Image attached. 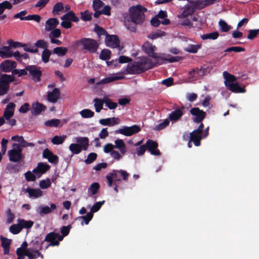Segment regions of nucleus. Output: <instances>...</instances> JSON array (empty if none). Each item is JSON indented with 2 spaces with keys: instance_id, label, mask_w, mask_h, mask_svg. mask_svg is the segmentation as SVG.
I'll use <instances>...</instances> for the list:
<instances>
[{
  "instance_id": "obj_6",
  "label": "nucleus",
  "mask_w": 259,
  "mask_h": 259,
  "mask_svg": "<svg viewBox=\"0 0 259 259\" xmlns=\"http://www.w3.org/2000/svg\"><path fill=\"white\" fill-rule=\"evenodd\" d=\"M223 76L225 79V84L230 91L236 93H244L245 92L244 87H240L239 83L235 82L236 78L234 75L230 74L227 71H224Z\"/></svg>"
},
{
  "instance_id": "obj_53",
  "label": "nucleus",
  "mask_w": 259,
  "mask_h": 259,
  "mask_svg": "<svg viewBox=\"0 0 259 259\" xmlns=\"http://www.w3.org/2000/svg\"><path fill=\"white\" fill-rule=\"evenodd\" d=\"M125 154H122L120 151L118 152L116 150H113L110 154V156L114 160L116 161H119L122 158L123 156Z\"/></svg>"
},
{
  "instance_id": "obj_13",
  "label": "nucleus",
  "mask_w": 259,
  "mask_h": 259,
  "mask_svg": "<svg viewBox=\"0 0 259 259\" xmlns=\"http://www.w3.org/2000/svg\"><path fill=\"white\" fill-rule=\"evenodd\" d=\"M140 130V127L136 125L131 126H124L114 131L116 134H121L125 136H131L133 134L138 133Z\"/></svg>"
},
{
  "instance_id": "obj_45",
  "label": "nucleus",
  "mask_w": 259,
  "mask_h": 259,
  "mask_svg": "<svg viewBox=\"0 0 259 259\" xmlns=\"http://www.w3.org/2000/svg\"><path fill=\"white\" fill-rule=\"evenodd\" d=\"M79 114L84 118H89L94 116V112L89 109L82 110L80 111Z\"/></svg>"
},
{
  "instance_id": "obj_18",
  "label": "nucleus",
  "mask_w": 259,
  "mask_h": 259,
  "mask_svg": "<svg viewBox=\"0 0 259 259\" xmlns=\"http://www.w3.org/2000/svg\"><path fill=\"white\" fill-rule=\"evenodd\" d=\"M50 167L49 165L47 163L39 162L37 164V167L33 169L32 172L39 178L45 174Z\"/></svg>"
},
{
  "instance_id": "obj_1",
  "label": "nucleus",
  "mask_w": 259,
  "mask_h": 259,
  "mask_svg": "<svg viewBox=\"0 0 259 259\" xmlns=\"http://www.w3.org/2000/svg\"><path fill=\"white\" fill-rule=\"evenodd\" d=\"M143 51L155 60V65L157 64H161L164 61H168L169 62H175L179 61L178 57H169V55L155 53L156 51V47L153 46L149 42H145L142 46Z\"/></svg>"
},
{
  "instance_id": "obj_30",
  "label": "nucleus",
  "mask_w": 259,
  "mask_h": 259,
  "mask_svg": "<svg viewBox=\"0 0 259 259\" xmlns=\"http://www.w3.org/2000/svg\"><path fill=\"white\" fill-rule=\"evenodd\" d=\"M114 148L119 150L122 154H125L127 148L124 141L122 139H117L114 141Z\"/></svg>"
},
{
  "instance_id": "obj_21",
  "label": "nucleus",
  "mask_w": 259,
  "mask_h": 259,
  "mask_svg": "<svg viewBox=\"0 0 259 259\" xmlns=\"http://www.w3.org/2000/svg\"><path fill=\"white\" fill-rule=\"evenodd\" d=\"M203 138L202 132L195 130L190 134V139L192 141L196 146H199L200 145V141Z\"/></svg>"
},
{
  "instance_id": "obj_41",
  "label": "nucleus",
  "mask_w": 259,
  "mask_h": 259,
  "mask_svg": "<svg viewBox=\"0 0 259 259\" xmlns=\"http://www.w3.org/2000/svg\"><path fill=\"white\" fill-rule=\"evenodd\" d=\"M219 26L220 30L224 32H227L232 29V27L223 19H220L219 22Z\"/></svg>"
},
{
  "instance_id": "obj_38",
  "label": "nucleus",
  "mask_w": 259,
  "mask_h": 259,
  "mask_svg": "<svg viewBox=\"0 0 259 259\" xmlns=\"http://www.w3.org/2000/svg\"><path fill=\"white\" fill-rule=\"evenodd\" d=\"M201 48V45L199 44H190L188 45L185 49L184 50L190 53H196L198 50Z\"/></svg>"
},
{
  "instance_id": "obj_25",
  "label": "nucleus",
  "mask_w": 259,
  "mask_h": 259,
  "mask_svg": "<svg viewBox=\"0 0 259 259\" xmlns=\"http://www.w3.org/2000/svg\"><path fill=\"white\" fill-rule=\"evenodd\" d=\"M105 41L106 46L110 48H116L119 47V40L115 35H107Z\"/></svg>"
},
{
  "instance_id": "obj_2",
  "label": "nucleus",
  "mask_w": 259,
  "mask_h": 259,
  "mask_svg": "<svg viewBox=\"0 0 259 259\" xmlns=\"http://www.w3.org/2000/svg\"><path fill=\"white\" fill-rule=\"evenodd\" d=\"M155 66V64L147 57L140 58L137 61L127 64L126 72L127 73L135 74L140 73Z\"/></svg>"
},
{
  "instance_id": "obj_37",
  "label": "nucleus",
  "mask_w": 259,
  "mask_h": 259,
  "mask_svg": "<svg viewBox=\"0 0 259 259\" xmlns=\"http://www.w3.org/2000/svg\"><path fill=\"white\" fill-rule=\"evenodd\" d=\"M94 107L97 112H100L103 109V106L104 104V97L102 99L95 98L94 99Z\"/></svg>"
},
{
  "instance_id": "obj_57",
  "label": "nucleus",
  "mask_w": 259,
  "mask_h": 259,
  "mask_svg": "<svg viewBox=\"0 0 259 259\" xmlns=\"http://www.w3.org/2000/svg\"><path fill=\"white\" fill-rule=\"evenodd\" d=\"M60 123V120L58 119H52L45 122V124L49 127H57Z\"/></svg>"
},
{
  "instance_id": "obj_11",
  "label": "nucleus",
  "mask_w": 259,
  "mask_h": 259,
  "mask_svg": "<svg viewBox=\"0 0 259 259\" xmlns=\"http://www.w3.org/2000/svg\"><path fill=\"white\" fill-rule=\"evenodd\" d=\"M12 75L0 73V96L6 94L9 89V83L13 81Z\"/></svg>"
},
{
  "instance_id": "obj_23",
  "label": "nucleus",
  "mask_w": 259,
  "mask_h": 259,
  "mask_svg": "<svg viewBox=\"0 0 259 259\" xmlns=\"http://www.w3.org/2000/svg\"><path fill=\"white\" fill-rule=\"evenodd\" d=\"M120 119L118 117H110L99 120V123L104 126H113L120 123Z\"/></svg>"
},
{
  "instance_id": "obj_14",
  "label": "nucleus",
  "mask_w": 259,
  "mask_h": 259,
  "mask_svg": "<svg viewBox=\"0 0 259 259\" xmlns=\"http://www.w3.org/2000/svg\"><path fill=\"white\" fill-rule=\"evenodd\" d=\"M34 243V242H31L30 244V247L25 249L24 254L25 256H27L29 259H36L38 256H40L41 258L43 259V255L38 251V248L33 247Z\"/></svg>"
},
{
  "instance_id": "obj_27",
  "label": "nucleus",
  "mask_w": 259,
  "mask_h": 259,
  "mask_svg": "<svg viewBox=\"0 0 259 259\" xmlns=\"http://www.w3.org/2000/svg\"><path fill=\"white\" fill-rule=\"evenodd\" d=\"M183 112L182 109H177L169 114L168 119L172 123L178 121L183 116Z\"/></svg>"
},
{
  "instance_id": "obj_39",
  "label": "nucleus",
  "mask_w": 259,
  "mask_h": 259,
  "mask_svg": "<svg viewBox=\"0 0 259 259\" xmlns=\"http://www.w3.org/2000/svg\"><path fill=\"white\" fill-rule=\"evenodd\" d=\"M61 19L63 20H71L75 22L79 21V18L75 15L72 11H69L66 13L62 17Z\"/></svg>"
},
{
  "instance_id": "obj_12",
  "label": "nucleus",
  "mask_w": 259,
  "mask_h": 259,
  "mask_svg": "<svg viewBox=\"0 0 259 259\" xmlns=\"http://www.w3.org/2000/svg\"><path fill=\"white\" fill-rule=\"evenodd\" d=\"M15 106L14 103H9L7 105L4 113V119L6 120V123L11 126H13L16 124L15 119L12 118L14 116Z\"/></svg>"
},
{
  "instance_id": "obj_46",
  "label": "nucleus",
  "mask_w": 259,
  "mask_h": 259,
  "mask_svg": "<svg viewBox=\"0 0 259 259\" xmlns=\"http://www.w3.org/2000/svg\"><path fill=\"white\" fill-rule=\"evenodd\" d=\"M12 7V4L7 1L0 3V15L4 13L5 9L11 10Z\"/></svg>"
},
{
  "instance_id": "obj_47",
  "label": "nucleus",
  "mask_w": 259,
  "mask_h": 259,
  "mask_svg": "<svg viewBox=\"0 0 259 259\" xmlns=\"http://www.w3.org/2000/svg\"><path fill=\"white\" fill-rule=\"evenodd\" d=\"M199 76H197V70L193 69L189 72L188 79L190 82H193L199 79Z\"/></svg>"
},
{
  "instance_id": "obj_34",
  "label": "nucleus",
  "mask_w": 259,
  "mask_h": 259,
  "mask_svg": "<svg viewBox=\"0 0 259 259\" xmlns=\"http://www.w3.org/2000/svg\"><path fill=\"white\" fill-rule=\"evenodd\" d=\"M14 56L13 52L10 47L5 46L3 47L0 49V56L3 58H10Z\"/></svg>"
},
{
  "instance_id": "obj_32",
  "label": "nucleus",
  "mask_w": 259,
  "mask_h": 259,
  "mask_svg": "<svg viewBox=\"0 0 259 259\" xmlns=\"http://www.w3.org/2000/svg\"><path fill=\"white\" fill-rule=\"evenodd\" d=\"M45 109L46 107L42 104L36 102L32 104L31 112L33 115H38L45 110Z\"/></svg>"
},
{
  "instance_id": "obj_8",
  "label": "nucleus",
  "mask_w": 259,
  "mask_h": 259,
  "mask_svg": "<svg viewBox=\"0 0 259 259\" xmlns=\"http://www.w3.org/2000/svg\"><path fill=\"white\" fill-rule=\"evenodd\" d=\"M74 44L81 46L82 49L90 53H95L99 47V44L96 40L91 38H82L74 42Z\"/></svg>"
},
{
  "instance_id": "obj_51",
  "label": "nucleus",
  "mask_w": 259,
  "mask_h": 259,
  "mask_svg": "<svg viewBox=\"0 0 259 259\" xmlns=\"http://www.w3.org/2000/svg\"><path fill=\"white\" fill-rule=\"evenodd\" d=\"M68 50L65 47H57L53 50V53L57 54L59 56L65 55Z\"/></svg>"
},
{
  "instance_id": "obj_50",
  "label": "nucleus",
  "mask_w": 259,
  "mask_h": 259,
  "mask_svg": "<svg viewBox=\"0 0 259 259\" xmlns=\"http://www.w3.org/2000/svg\"><path fill=\"white\" fill-rule=\"evenodd\" d=\"M51 185V180L49 178L40 181L39 186L42 189H46L49 188Z\"/></svg>"
},
{
  "instance_id": "obj_9",
  "label": "nucleus",
  "mask_w": 259,
  "mask_h": 259,
  "mask_svg": "<svg viewBox=\"0 0 259 259\" xmlns=\"http://www.w3.org/2000/svg\"><path fill=\"white\" fill-rule=\"evenodd\" d=\"M146 147L148 151H150V153L153 155H160V152L158 149H157L158 144L152 140H148L146 143V145H143L140 146L139 148H137V155L138 156H141L143 155L146 149Z\"/></svg>"
},
{
  "instance_id": "obj_43",
  "label": "nucleus",
  "mask_w": 259,
  "mask_h": 259,
  "mask_svg": "<svg viewBox=\"0 0 259 259\" xmlns=\"http://www.w3.org/2000/svg\"><path fill=\"white\" fill-rule=\"evenodd\" d=\"M105 200H103L101 201H98L96 202L90 209V211L89 212L93 214L94 213L97 212L100 210L102 206L105 203Z\"/></svg>"
},
{
  "instance_id": "obj_56",
  "label": "nucleus",
  "mask_w": 259,
  "mask_h": 259,
  "mask_svg": "<svg viewBox=\"0 0 259 259\" xmlns=\"http://www.w3.org/2000/svg\"><path fill=\"white\" fill-rule=\"evenodd\" d=\"M26 180L29 182H33L36 180L37 176L32 171H28L24 174Z\"/></svg>"
},
{
  "instance_id": "obj_52",
  "label": "nucleus",
  "mask_w": 259,
  "mask_h": 259,
  "mask_svg": "<svg viewBox=\"0 0 259 259\" xmlns=\"http://www.w3.org/2000/svg\"><path fill=\"white\" fill-rule=\"evenodd\" d=\"M64 9L62 3H57L53 7V13L55 15H58L60 12L64 11Z\"/></svg>"
},
{
  "instance_id": "obj_22",
  "label": "nucleus",
  "mask_w": 259,
  "mask_h": 259,
  "mask_svg": "<svg viewBox=\"0 0 259 259\" xmlns=\"http://www.w3.org/2000/svg\"><path fill=\"white\" fill-rule=\"evenodd\" d=\"M26 70L32 76L33 79L35 81H39L41 75L40 70L35 66H28L26 67Z\"/></svg>"
},
{
  "instance_id": "obj_62",
  "label": "nucleus",
  "mask_w": 259,
  "mask_h": 259,
  "mask_svg": "<svg viewBox=\"0 0 259 259\" xmlns=\"http://www.w3.org/2000/svg\"><path fill=\"white\" fill-rule=\"evenodd\" d=\"M97 157V154L96 153H91L88 155L87 158L84 161L87 164H91L96 160Z\"/></svg>"
},
{
  "instance_id": "obj_10",
  "label": "nucleus",
  "mask_w": 259,
  "mask_h": 259,
  "mask_svg": "<svg viewBox=\"0 0 259 259\" xmlns=\"http://www.w3.org/2000/svg\"><path fill=\"white\" fill-rule=\"evenodd\" d=\"M22 151V148L19 144H13L12 149L8 152L9 160L14 162H18L21 160L23 158Z\"/></svg>"
},
{
  "instance_id": "obj_55",
  "label": "nucleus",
  "mask_w": 259,
  "mask_h": 259,
  "mask_svg": "<svg viewBox=\"0 0 259 259\" xmlns=\"http://www.w3.org/2000/svg\"><path fill=\"white\" fill-rule=\"evenodd\" d=\"M111 52L109 50H103L100 55V58L103 60H107L110 59Z\"/></svg>"
},
{
  "instance_id": "obj_54",
  "label": "nucleus",
  "mask_w": 259,
  "mask_h": 259,
  "mask_svg": "<svg viewBox=\"0 0 259 259\" xmlns=\"http://www.w3.org/2000/svg\"><path fill=\"white\" fill-rule=\"evenodd\" d=\"M61 32L59 29L55 28L50 31L49 34V37L50 38H59L61 36Z\"/></svg>"
},
{
  "instance_id": "obj_5",
  "label": "nucleus",
  "mask_w": 259,
  "mask_h": 259,
  "mask_svg": "<svg viewBox=\"0 0 259 259\" xmlns=\"http://www.w3.org/2000/svg\"><path fill=\"white\" fill-rule=\"evenodd\" d=\"M73 141L75 143L71 144L69 149L73 154H78L82 150H87L89 146V140L87 137H74Z\"/></svg>"
},
{
  "instance_id": "obj_42",
  "label": "nucleus",
  "mask_w": 259,
  "mask_h": 259,
  "mask_svg": "<svg viewBox=\"0 0 259 259\" xmlns=\"http://www.w3.org/2000/svg\"><path fill=\"white\" fill-rule=\"evenodd\" d=\"M219 36V33L217 32H213L209 33H206L202 35L201 36V38L203 40H206V39H212V40H215L218 38V37Z\"/></svg>"
},
{
  "instance_id": "obj_17",
  "label": "nucleus",
  "mask_w": 259,
  "mask_h": 259,
  "mask_svg": "<svg viewBox=\"0 0 259 259\" xmlns=\"http://www.w3.org/2000/svg\"><path fill=\"white\" fill-rule=\"evenodd\" d=\"M60 96V90L58 88H53L52 91H48L47 92V99L49 102L55 103Z\"/></svg>"
},
{
  "instance_id": "obj_28",
  "label": "nucleus",
  "mask_w": 259,
  "mask_h": 259,
  "mask_svg": "<svg viewBox=\"0 0 259 259\" xmlns=\"http://www.w3.org/2000/svg\"><path fill=\"white\" fill-rule=\"evenodd\" d=\"M195 9L192 5L189 3V4L186 5L184 8L183 12L178 15V18L180 19L185 18L189 16L192 15L195 12Z\"/></svg>"
},
{
  "instance_id": "obj_7",
  "label": "nucleus",
  "mask_w": 259,
  "mask_h": 259,
  "mask_svg": "<svg viewBox=\"0 0 259 259\" xmlns=\"http://www.w3.org/2000/svg\"><path fill=\"white\" fill-rule=\"evenodd\" d=\"M129 174L125 170H113L112 171L106 176L108 185L111 187L114 181V184H119L121 179L126 181L128 180Z\"/></svg>"
},
{
  "instance_id": "obj_60",
  "label": "nucleus",
  "mask_w": 259,
  "mask_h": 259,
  "mask_svg": "<svg viewBox=\"0 0 259 259\" xmlns=\"http://www.w3.org/2000/svg\"><path fill=\"white\" fill-rule=\"evenodd\" d=\"M169 119L168 118L165 119L163 121L160 122L158 125H157L154 127V130L156 131H159V130H162L164 128H165L166 126H167L169 124Z\"/></svg>"
},
{
  "instance_id": "obj_26",
  "label": "nucleus",
  "mask_w": 259,
  "mask_h": 259,
  "mask_svg": "<svg viewBox=\"0 0 259 259\" xmlns=\"http://www.w3.org/2000/svg\"><path fill=\"white\" fill-rule=\"evenodd\" d=\"M0 67L3 71L9 72L16 67V63L13 61L5 60L1 64Z\"/></svg>"
},
{
  "instance_id": "obj_63",
  "label": "nucleus",
  "mask_w": 259,
  "mask_h": 259,
  "mask_svg": "<svg viewBox=\"0 0 259 259\" xmlns=\"http://www.w3.org/2000/svg\"><path fill=\"white\" fill-rule=\"evenodd\" d=\"M95 31L99 37L102 35H105L106 36L108 35L107 32L104 29L99 26H96L95 28Z\"/></svg>"
},
{
  "instance_id": "obj_3",
  "label": "nucleus",
  "mask_w": 259,
  "mask_h": 259,
  "mask_svg": "<svg viewBox=\"0 0 259 259\" xmlns=\"http://www.w3.org/2000/svg\"><path fill=\"white\" fill-rule=\"evenodd\" d=\"M71 228V225L63 226L61 229L62 235L55 232L48 234L45 237V241L49 242L50 243L46 246V249L50 246H58L59 242L62 241L63 238L69 234Z\"/></svg>"
},
{
  "instance_id": "obj_36",
  "label": "nucleus",
  "mask_w": 259,
  "mask_h": 259,
  "mask_svg": "<svg viewBox=\"0 0 259 259\" xmlns=\"http://www.w3.org/2000/svg\"><path fill=\"white\" fill-rule=\"evenodd\" d=\"M211 69V67L205 66L201 67L200 69L196 68L197 76H199V77H200L206 75L210 73Z\"/></svg>"
},
{
  "instance_id": "obj_40",
  "label": "nucleus",
  "mask_w": 259,
  "mask_h": 259,
  "mask_svg": "<svg viewBox=\"0 0 259 259\" xmlns=\"http://www.w3.org/2000/svg\"><path fill=\"white\" fill-rule=\"evenodd\" d=\"M104 104L106 107L110 110H113L117 108V104L113 102L107 96H104Z\"/></svg>"
},
{
  "instance_id": "obj_31",
  "label": "nucleus",
  "mask_w": 259,
  "mask_h": 259,
  "mask_svg": "<svg viewBox=\"0 0 259 259\" xmlns=\"http://www.w3.org/2000/svg\"><path fill=\"white\" fill-rule=\"evenodd\" d=\"M57 206L54 203H51L50 206H40L39 207V213L41 215L47 214L52 212L53 210H55Z\"/></svg>"
},
{
  "instance_id": "obj_33",
  "label": "nucleus",
  "mask_w": 259,
  "mask_h": 259,
  "mask_svg": "<svg viewBox=\"0 0 259 259\" xmlns=\"http://www.w3.org/2000/svg\"><path fill=\"white\" fill-rule=\"evenodd\" d=\"M0 239L2 242V246L4 248V254H8L10 251V245L11 243V240L9 239L6 237L1 236L0 237Z\"/></svg>"
},
{
  "instance_id": "obj_4",
  "label": "nucleus",
  "mask_w": 259,
  "mask_h": 259,
  "mask_svg": "<svg viewBox=\"0 0 259 259\" xmlns=\"http://www.w3.org/2000/svg\"><path fill=\"white\" fill-rule=\"evenodd\" d=\"M147 9L140 5L131 7L128 9L129 18L131 21L136 25H141L145 21L144 13Z\"/></svg>"
},
{
  "instance_id": "obj_15",
  "label": "nucleus",
  "mask_w": 259,
  "mask_h": 259,
  "mask_svg": "<svg viewBox=\"0 0 259 259\" xmlns=\"http://www.w3.org/2000/svg\"><path fill=\"white\" fill-rule=\"evenodd\" d=\"M195 10L201 9L212 5L210 0H191L189 1Z\"/></svg>"
},
{
  "instance_id": "obj_24",
  "label": "nucleus",
  "mask_w": 259,
  "mask_h": 259,
  "mask_svg": "<svg viewBox=\"0 0 259 259\" xmlns=\"http://www.w3.org/2000/svg\"><path fill=\"white\" fill-rule=\"evenodd\" d=\"M124 76L121 73H113L109 75L108 76L101 79L99 83L105 84L115 80H120L124 78Z\"/></svg>"
},
{
  "instance_id": "obj_59",
  "label": "nucleus",
  "mask_w": 259,
  "mask_h": 259,
  "mask_svg": "<svg viewBox=\"0 0 259 259\" xmlns=\"http://www.w3.org/2000/svg\"><path fill=\"white\" fill-rule=\"evenodd\" d=\"M21 230L22 229L21 226H20L19 223L17 224L12 225L9 228L10 232L13 234H18Z\"/></svg>"
},
{
  "instance_id": "obj_44",
  "label": "nucleus",
  "mask_w": 259,
  "mask_h": 259,
  "mask_svg": "<svg viewBox=\"0 0 259 259\" xmlns=\"http://www.w3.org/2000/svg\"><path fill=\"white\" fill-rule=\"evenodd\" d=\"M66 138V135L55 136L51 139V142L55 145H60L64 142Z\"/></svg>"
},
{
  "instance_id": "obj_16",
  "label": "nucleus",
  "mask_w": 259,
  "mask_h": 259,
  "mask_svg": "<svg viewBox=\"0 0 259 259\" xmlns=\"http://www.w3.org/2000/svg\"><path fill=\"white\" fill-rule=\"evenodd\" d=\"M190 113L195 116L193 121L196 123L201 122L206 116V113L198 108H192Z\"/></svg>"
},
{
  "instance_id": "obj_49",
  "label": "nucleus",
  "mask_w": 259,
  "mask_h": 259,
  "mask_svg": "<svg viewBox=\"0 0 259 259\" xmlns=\"http://www.w3.org/2000/svg\"><path fill=\"white\" fill-rule=\"evenodd\" d=\"M165 35V33L164 32L160 30H157L149 34L148 37L152 39H154L164 36Z\"/></svg>"
},
{
  "instance_id": "obj_48",
  "label": "nucleus",
  "mask_w": 259,
  "mask_h": 259,
  "mask_svg": "<svg viewBox=\"0 0 259 259\" xmlns=\"http://www.w3.org/2000/svg\"><path fill=\"white\" fill-rule=\"evenodd\" d=\"M18 223L21 226V229L23 228L29 229L33 225V222L31 221H25L24 220H19Z\"/></svg>"
},
{
  "instance_id": "obj_35",
  "label": "nucleus",
  "mask_w": 259,
  "mask_h": 259,
  "mask_svg": "<svg viewBox=\"0 0 259 259\" xmlns=\"http://www.w3.org/2000/svg\"><path fill=\"white\" fill-rule=\"evenodd\" d=\"M100 188V185L98 183L95 182L91 185L88 189V194L89 196L92 197L95 195Z\"/></svg>"
},
{
  "instance_id": "obj_61",
  "label": "nucleus",
  "mask_w": 259,
  "mask_h": 259,
  "mask_svg": "<svg viewBox=\"0 0 259 259\" xmlns=\"http://www.w3.org/2000/svg\"><path fill=\"white\" fill-rule=\"evenodd\" d=\"M80 15L81 19L84 21H90L92 19V13L88 11L81 12Z\"/></svg>"
},
{
  "instance_id": "obj_20",
  "label": "nucleus",
  "mask_w": 259,
  "mask_h": 259,
  "mask_svg": "<svg viewBox=\"0 0 259 259\" xmlns=\"http://www.w3.org/2000/svg\"><path fill=\"white\" fill-rule=\"evenodd\" d=\"M24 193H27L28 196L31 199H36L42 196V191L38 189H34L29 187H27L26 189H23Z\"/></svg>"
},
{
  "instance_id": "obj_64",
  "label": "nucleus",
  "mask_w": 259,
  "mask_h": 259,
  "mask_svg": "<svg viewBox=\"0 0 259 259\" xmlns=\"http://www.w3.org/2000/svg\"><path fill=\"white\" fill-rule=\"evenodd\" d=\"M35 46L37 48L46 49L48 47V43L43 39H40L35 42Z\"/></svg>"
},
{
  "instance_id": "obj_58",
  "label": "nucleus",
  "mask_w": 259,
  "mask_h": 259,
  "mask_svg": "<svg viewBox=\"0 0 259 259\" xmlns=\"http://www.w3.org/2000/svg\"><path fill=\"white\" fill-rule=\"evenodd\" d=\"M51 54L50 51L48 49H44L41 55V59L45 63L49 62Z\"/></svg>"
},
{
  "instance_id": "obj_29",
  "label": "nucleus",
  "mask_w": 259,
  "mask_h": 259,
  "mask_svg": "<svg viewBox=\"0 0 259 259\" xmlns=\"http://www.w3.org/2000/svg\"><path fill=\"white\" fill-rule=\"evenodd\" d=\"M59 23V20L57 18H53L47 20L45 23V30L50 31L55 29Z\"/></svg>"
},
{
  "instance_id": "obj_19",
  "label": "nucleus",
  "mask_w": 259,
  "mask_h": 259,
  "mask_svg": "<svg viewBox=\"0 0 259 259\" xmlns=\"http://www.w3.org/2000/svg\"><path fill=\"white\" fill-rule=\"evenodd\" d=\"M42 156L44 158L47 159L50 163L57 164L59 161L58 156L55 155L49 149H45L42 153Z\"/></svg>"
}]
</instances>
